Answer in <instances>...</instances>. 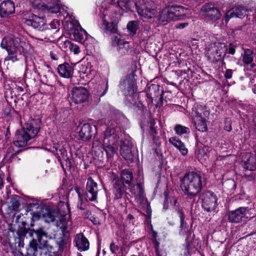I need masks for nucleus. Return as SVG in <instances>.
I'll return each mask as SVG.
<instances>
[{
    "label": "nucleus",
    "mask_w": 256,
    "mask_h": 256,
    "mask_svg": "<svg viewBox=\"0 0 256 256\" xmlns=\"http://www.w3.org/2000/svg\"><path fill=\"white\" fill-rule=\"evenodd\" d=\"M130 192L134 195L136 198H143L144 189L142 184L138 183L130 188Z\"/></svg>",
    "instance_id": "nucleus-37"
},
{
    "label": "nucleus",
    "mask_w": 256,
    "mask_h": 256,
    "mask_svg": "<svg viewBox=\"0 0 256 256\" xmlns=\"http://www.w3.org/2000/svg\"><path fill=\"white\" fill-rule=\"evenodd\" d=\"M228 48L224 43H217L210 48L207 55L210 60L218 62L226 54Z\"/></svg>",
    "instance_id": "nucleus-13"
},
{
    "label": "nucleus",
    "mask_w": 256,
    "mask_h": 256,
    "mask_svg": "<svg viewBox=\"0 0 256 256\" xmlns=\"http://www.w3.org/2000/svg\"><path fill=\"white\" fill-rule=\"evenodd\" d=\"M57 69L60 76L66 78H70L72 76L74 70L73 66L66 62L60 64Z\"/></svg>",
    "instance_id": "nucleus-23"
},
{
    "label": "nucleus",
    "mask_w": 256,
    "mask_h": 256,
    "mask_svg": "<svg viewBox=\"0 0 256 256\" xmlns=\"http://www.w3.org/2000/svg\"><path fill=\"white\" fill-rule=\"evenodd\" d=\"M246 14V10L242 6L234 8L228 10L224 17V20L226 24L229 20L232 18H242Z\"/></svg>",
    "instance_id": "nucleus-19"
},
{
    "label": "nucleus",
    "mask_w": 256,
    "mask_h": 256,
    "mask_svg": "<svg viewBox=\"0 0 256 256\" xmlns=\"http://www.w3.org/2000/svg\"><path fill=\"white\" fill-rule=\"evenodd\" d=\"M25 63H26V70H27L28 69V61L26 58H25Z\"/></svg>",
    "instance_id": "nucleus-53"
},
{
    "label": "nucleus",
    "mask_w": 256,
    "mask_h": 256,
    "mask_svg": "<svg viewBox=\"0 0 256 256\" xmlns=\"http://www.w3.org/2000/svg\"><path fill=\"white\" fill-rule=\"evenodd\" d=\"M172 8L173 9L174 20H180L185 16L190 14V10L182 6H172Z\"/></svg>",
    "instance_id": "nucleus-26"
},
{
    "label": "nucleus",
    "mask_w": 256,
    "mask_h": 256,
    "mask_svg": "<svg viewBox=\"0 0 256 256\" xmlns=\"http://www.w3.org/2000/svg\"><path fill=\"white\" fill-rule=\"evenodd\" d=\"M65 44L67 47H68L70 52H73L74 54H78L80 52V48L77 44L70 41L66 42Z\"/></svg>",
    "instance_id": "nucleus-41"
},
{
    "label": "nucleus",
    "mask_w": 256,
    "mask_h": 256,
    "mask_svg": "<svg viewBox=\"0 0 256 256\" xmlns=\"http://www.w3.org/2000/svg\"><path fill=\"white\" fill-rule=\"evenodd\" d=\"M60 0H31L34 8L44 12L56 14L60 11Z\"/></svg>",
    "instance_id": "nucleus-11"
},
{
    "label": "nucleus",
    "mask_w": 256,
    "mask_h": 256,
    "mask_svg": "<svg viewBox=\"0 0 256 256\" xmlns=\"http://www.w3.org/2000/svg\"><path fill=\"white\" fill-rule=\"evenodd\" d=\"M254 122L255 123V124H256V116L254 117Z\"/></svg>",
    "instance_id": "nucleus-57"
},
{
    "label": "nucleus",
    "mask_w": 256,
    "mask_h": 256,
    "mask_svg": "<svg viewBox=\"0 0 256 256\" xmlns=\"http://www.w3.org/2000/svg\"><path fill=\"white\" fill-rule=\"evenodd\" d=\"M132 256H140V255L139 256H136V255L134 254V255H132Z\"/></svg>",
    "instance_id": "nucleus-58"
},
{
    "label": "nucleus",
    "mask_w": 256,
    "mask_h": 256,
    "mask_svg": "<svg viewBox=\"0 0 256 256\" xmlns=\"http://www.w3.org/2000/svg\"><path fill=\"white\" fill-rule=\"evenodd\" d=\"M235 52V49L232 44H230L228 48V53L231 54H234Z\"/></svg>",
    "instance_id": "nucleus-49"
},
{
    "label": "nucleus",
    "mask_w": 256,
    "mask_h": 256,
    "mask_svg": "<svg viewBox=\"0 0 256 256\" xmlns=\"http://www.w3.org/2000/svg\"><path fill=\"white\" fill-rule=\"evenodd\" d=\"M121 156L126 160L132 162L133 160V155L131 148L129 146L123 144L120 146Z\"/></svg>",
    "instance_id": "nucleus-36"
},
{
    "label": "nucleus",
    "mask_w": 256,
    "mask_h": 256,
    "mask_svg": "<svg viewBox=\"0 0 256 256\" xmlns=\"http://www.w3.org/2000/svg\"><path fill=\"white\" fill-rule=\"evenodd\" d=\"M66 18H67L68 16L70 17V14L67 12V10H66Z\"/></svg>",
    "instance_id": "nucleus-55"
},
{
    "label": "nucleus",
    "mask_w": 256,
    "mask_h": 256,
    "mask_svg": "<svg viewBox=\"0 0 256 256\" xmlns=\"http://www.w3.org/2000/svg\"><path fill=\"white\" fill-rule=\"evenodd\" d=\"M72 98L76 104H81L86 102L89 94L86 88L83 87H75L72 91Z\"/></svg>",
    "instance_id": "nucleus-17"
},
{
    "label": "nucleus",
    "mask_w": 256,
    "mask_h": 256,
    "mask_svg": "<svg viewBox=\"0 0 256 256\" xmlns=\"http://www.w3.org/2000/svg\"><path fill=\"white\" fill-rule=\"evenodd\" d=\"M74 36L76 41L80 42H83L87 40H92V37L82 28H80V30H75L74 33Z\"/></svg>",
    "instance_id": "nucleus-31"
},
{
    "label": "nucleus",
    "mask_w": 256,
    "mask_h": 256,
    "mask_svg": "<svg viewBox=\"0 0 256 256\" xmlns=\"http://www.w3.org/2000/svg\"><path fill=\"white\" fill-rule=\"evenodd\" d=\"M178 214L180 220V234L182 236L188 235L190 234L188 226L184 220V212L181 210L179 209L178 211Z\"/></svg>",
    "instance_id": "nucleus-35"
},
{
    "label": "nucleus",
    "mask_w": 256,
    "mask_h": 256,
    "mask_svg": "<svg viewBox=\"0 0 256 256\" xmlns=\"http://www.w3.org/2000/svg\"><path fill=\"white\" fill-rule=\"evenodd\" d=\"M201 12L206 18L212 20H218L222 16L220 10L210 4L203 6L201 8Z\"/></svg>",
    "instance_id": "nucleus-16"
},
{
    "label": "nucleus",
    "mask_w": 256,
    "mask_h": 256,
    "mask_svg": "<svg viewBox=\"0 0 256 256\" xmlns=\"http://www.w3.org/2000/svg\"><path fill=\"white\" fill-rule=\"evenodd\" d=\"M92 127L89 124H84L79 132V136L84 140H90L92 137Z\"/></svg>",
    "instance_id": "nucleus-32"
},
{
    "label": "nucleus",
    "mask_w": 256,
    "mask_h": 256,
    "mask_svg": "<svg viewBox=\"0 0 256 256\" xmlns=\"http://www.w3.org/2000/svg\"><path fill=\"white\" fill-rule=\"evenodd\" d=\"M255 41H256V40Z\"/></svg>",
    "instance_id": "nucleus-60"
},
{
    "label": "nucleus",
    "mask_w": 256,
    "mask_h": 256,
    "mask_svg": "<svg viewBox=\"0 0 256 256\" xmlns=\"http://www.w3.org/2000/svg\"><path fill=\"white\" fill-rule=\"evenodd\" d=\"M150 131V135L152 138L154 142L158 146L160 144V142L158 137L157 136L156 128L157 126H156V122L154 120H150L148 124Z\"/></svg>",
    "instance_id": "nucleus-29"
},
{
    "label": "nucleus",
    "mask_w": 256,
    "mask_h": 256,
    "mask_svg": "<svg viewBox=\"0 0 256 256\" xmlns=\"http://www.w3.org/2000/svg\"><path fill=\"white\" fill-rule=\"evenodd\" d=\"M188 25V22H182L178 24L175 26L176 28L179 29H183Z\"/></svg>",
    "instance_id": "nucleus-46"
},
{
    "label": "nucleus",
    "mask_w": 256,
    "mask_h": 256,
    "mask_svg": "<svg viewBox=\"0 0 256 256\" xmlns=\"http://www.w3.org/2000/svg\"><path fill=\"white\" fill-rule=\"evenodd\" d=\"M172 10V6H166L162 9L158 16V21L166 24L172 20H174Z\"/></svg>",
    "instance_id": "nucleus-20"
},
{
    "label": "nucleus",
    "mask_w": 256,
    "mask_h": 256,
    "mask_svg": "<svg viewBox=\"0 0 256 256\" xmlns=\"http://www.w3.org/2000/svg\"><path fill=\"white\" fill-rule=\"evenodd\" d=\"M244 168L246 170H254L256 169V156L250 153L244 154Z\"/></svg>",
    "instance_id": "nucleus-25"
},
{
    "label": "nucleus",
    "mask_w": 256,
    "mask_h": 256,
    "mask_svg": "<svg viewBox=\"0 0 256 256\" xmlns=\"http://www.w3.org/2000/svg\"><path fill=\"white\" fill-rule=\"evenodd\" d=\"M110 248L112 254L120 253L121 251V250L119 249L118 247L114 242H112L110 244Z\"/></svg>",
    "instance_id": "nucleus-43"
},
{
    "label": "nucleus",
    "mask_w": 256,
    "mask_h": 256,
    "mask_svg": "<svg viewBox=\"0 0 256 256\" xmlns=\"http://www.w3.org/2000/svg\"><path fill=\"white\" fill-rule=\"evenodd\" d=\"M252 92L256 94V86H254V87L252 88Z\"/></svg>",
    "instance_id": "nucleus-54"
},
{
    "label": "nucleus",
    "mask_w": 256,
    "mask_h": 256,
    "mask_svg": "<svg viewBox=\"0 0 256 256\" xmlns=\"http://www.w3.org/2000/svg\"><path fill=\"white\" fill-rule=\"evenodd\" d=\"M121 86H124L127 90V95L132 96L136 92V82L130 78L126 79L124 81L123 84H121Z\"/></svg>",
    "instance_id": "nucleus-30"
},
{
    "label": "nucleus",
    "mask_w": 256,
    "mask_h": 256,
    "mask_svg": "<svg viewBox=\"0 0 256 256\" xmlns=\"http://www.w3.org/2000/svg\"><path fill=\"white\" fill-rule=\"evenodd\" d=\"M120 180L122 181V184H124V186L126 187V185L130 186L133 180V175L132 171L129 170H122L121 178Z\"/></svg>",
    "instance_id": "nucleus-34"
},
{
    "label": "nucleus",
    "mask_w": 256,
    "mask_h": 256,
    "mask_svg": "<svg viewBox=\"0 0 256 256\" xmlns=\"http://www.w3.org/2000/svg\"><path fill=\"white\" fill-rule=\"evenodd\" d=\"M50 57L54 60H57L58 58L57 56L53 53H50Z\"/></svg>",
    "instance_id": "nucleus-50"
},
{
    "label": "nucleus",
    "mask_w": 256,
    "mask_h": 256,
    "mask_svg": "<svg viewBox=\"0 0 256 256\" xmlns=\"http://www.w3.org/2000/svg\"><path fill=\"white\" fill-rule=\"evenodd\" d=\"M30 1L31 2V0H30Z\"/></svg>",
    "instance_id": "nucleus-59"
},
{
    "label": "nucleus",
    "mask_w": 256,
    "mask_h": 256,
    "mask_svg": "<svg viewBox=\"0 0 256 256\" xmlns=\"http://www.w3.org/2000/svg\"><path fill=\"white\" fill-rule=\"evenodd\" d=\"M118 8L115 4L104 1L100 8V16L102 20V26L106 32L116 34L117 24L119 16L122 14L118 12Z\"/></svg>",
    "instance_id": "nucleus-3"
},
{
    "label": "nucleus",
    "mask_w": 256,
    "mask_h": 256,
    "mask_svg": "<svg viewBox=\"0 0 256 256\" xmlns=\"http://www.w3.org/2000/svg\"><path fill=\"white\" fill-rule=\"evenodd\" d=\"M84 74H86V76L88 77V78H92V76L94 74V72L90 68H86Z\"/></svg>",
    "instance_id": "nucleus-45"
},
{
    "label": "nucleus",
    "mask_w": 256,
    "mask_h": 256,
    "mask_svg": "<svg viewBox=\"0 0 256 256\" xmlns=\"http://www.w3.org/2000/svg\"><path fill=\"white\" fill-rule=\"evenodd\" d=\"M210 112L205 106L196 104L192 109L191 117L192 122L196 128L200 132L207 130L206 118L208 117Z\"/></svg>",
    "instance_id": "nucleus-9"
},
{
    "label": "nucleus",
    "mask_w": 256,
    "mask_h": 256,
    "mask_svg": "<svg viewBox=\"0 0 256 256\" xmlns=\"http://www.w3.org/2000/svg\"><path fill=\"white\" fill-rule=\"evenodd\" d=\"M121 126L115 120L108 122L103 134V145L108 157L111 158L116 153L118 148L119 134Z\"/></svg>",
    "instance_id": "nucleus-4"
},
{
    "label": "nucleus",
    "mask_w": 256,
    "mask_h": 256,
    "mask_svg": "<svg viewBox=\"0 0 256 256\" xmlns=\"http://www.w3.org/2000/svg\"><path fill=\"white\" fill-rule=\"evenodd\" d=\"M200 198L202 207L208 212L214 210L218 206V198L216 194L212 192L206 191L203 192Z\"/></svg>",
    "instance_id": "nucleus-12"
},
{
    "label": "nucleus",
    "mask_w": 256,
    "mask_h": 256,
    "mask_svg": "<svg viewBox=\"0 0 256 256\" xmlns=\"http://www.w3.org/2000/svg\"><path fill=\"white\" fill-rule=\"evenodd\" d=\"M241 58L244 64L248 65L250 64L252 68L255 66V64L252 63L254 58V54L252 50H244V53L242 54Z\"/></svg>",
    "instance_id": "nucleus-28"
},
{
    "label": "nucleus",
    "mask_w": 256,
    "mask_h": 256,
    "mask_svg": "<svg viewBox=\"0 0 256 256\" xmlns=\"http://www.w3.org/2000/svg\"><path fill=\"white\" fill-rule=\"evenodd\" d=\"M15 10L14 5L10 0L2 2L0 4V16L2 18H6L14 13Z\"/></svg>",
    "instance_id": "nucleus-21"
},
{
    "label": "nucleus",
    "mask_w": 256,
    "mask_h": 256,
    "mask_svg": "<svg viewBox=\"0 0 256 256\" xmlns=\"http://www.w3.org/2000/svg\"><path fill=\"white\" fill-rule=\"evenodd\" d=\"M128 218H129V219H132L133 218V216L132 215V214H128Z\"/></svg>",
    "instance_id": "nucleus-56"
},
{
    "label": "nucleus",
    "mask_w": 256,
    "mask_h": 256,
    "mask_svg": "<svg viewBox=\"0 0 256 256\" xmlns=\"http://www.w3.org/2000/svg\"><path fill=\"white\" fill-rule=\"evenodd\" d=\"M74 242L76 246L80 252L86 250L89 248V242L82 234H78L76 236Z\"/></svg>",
    "instance_id": "nucleus-24"
},
{
    "label": "nucleus",
    "mask_w": 256,
    "mask_h": 256,
    "mask_svg": "<svg viewBox=\"0 0 256 256\" xmlns=\"http://www.w3.org/2000/svg\"><path fill=\"white\" fill-rule=\"evenodd\" d=\"M58 212L47 211L44 214V220L54 222V224L63 230L66 229V220L69 218L70 209L68 204L62 202L58 204Z\"/></svg>",
    "instance_id": "nucleus-7"
},
{
    "label": "nucleus",
    "mask_w": 256,
    "mask_h": 256,
    "mask_svg": "<svg viewBox=\"0 0 256 256\" xmlns=\"http://www.w3.org/2000/svg\"><path fill=\"white\" fill-rule=\"evenodd\" d=\"M232 71L231 70H227L225 73V77L226 78H230L232 76Z\"/></svg>",
    "instance_id": "nucleus-48"
},
{
    "label": "nucleus",
    "mask_w": 256,
    "mask_h": 256,
    "mask_svg": "<svg viewBox=\"0 0 256 256\" xmlns=\"http://www.w3.org/2000/svg\"><path fill=\"white\" fill-rule=\"evenodd\" d=\"M180 182L181 188L188 196H196L200 191L202 188L201 176L196 172L186 173L181 179Z\"/></svg>",
    "instance_id": "nucleus-8"
},
{
    "label": "nucleus",
    "mask_w": 256,
    "mask_h": 256,
    "mask_svg": "<svg viewBox=\"0 0 256 256\" xmlns=\"http://www.w3.org/2000/svg\"><path fill=\"white\" fill-rule=\"evenodd\" d=\"M60 26V22L57 20H54L50 24V26L52 29H56Z\"/></svg>",
    "instance_id": "nucleus-44"
},
{
    "label": "nucleus",
    "mask_w": 256,
    "mask_h": 256,
    "mask_svg": "<svg viewBox=\"0 0 256 256\" xmlns=\"http://www.w3.org/2000/svg\"><path fill=\"white\" fill-rule=\"evenodd\" d=\"M224 130L228 132H230L232 130V126L230 123V120L228 119H226V126L224 128Z\"/></svg>",
    "instance_id": "nucleus-47"
},
{
    "label": "nucleus",
    "mask_w": 256,
    "mask_h": 256,
    "mask_svg": "<svg viewBox=\"0 0 256 256\" xmlns=\"http://www.w3.org/2000/svg\"><path fill=\"white\" fill-rule=\"evenodd\" d=\"M116 34V35L112 38V44L117 46L118 51L120 54L124 55L128 54L130 49L129 43L124 41L120 35L117 33Z\"/></svg>",
    "instance_id": "nucleus-18"
},
{
    "label": "nucleus",
    "mask_w": 256,
    "mask_h": 256,
    "mask_svg": "<svg viewBox=\"0 0 256 256\" xmlns=\"http://www.w3.org/2000/svg\"><path fill=\"white\" fill-rule=\"evenodd\" d=\"M64 143L63 142H59L54 144L52 152L59 161L61 158L65 159L67 158V151L64 148Z\"/></svg>",
    "instance_id": "nucleus-22"
},
{
    "label": "nucleus",
    "mask_w": 256,
    "mask_h": 256,
    "mask_svg": "<svg viewBox=\"0 0 256 256\" xmlns=\"http://www.w3.org/2000/svg\"><path fill=\"white\" fill-rule=\"evenodd\" d=\"M250 209L247 207H240L228 214V219L232 222L238 223L248 219Z\"/></svg>",
    "instance_id": "nucleus-15"
},
{
    "label": "nucleus",
    "mask_w": 256,
    "mask_h": 256,
    "mask_svg": "<svg viewBox=\"0 0 256 256\" xmlns=\"http://www.w3.org/2000/svg\"><path fill=\"white\" fill-rule=\"evenodd\" d=\"M174 130L176 134L180 136L185 134H188L190 132L188 128L179 124H176L174 128Z\"/></svg>",
    "instance_id": "nucleus-39"
},
{
    "label": "nucleus",
    "mask_w": 256,
    "mask_h": 256,
    "mask_svg": "<svg viewBox=\"0 0 256 256\" xmlns=\"http://www.w3.org/2000/svg\"><path fill=\"white\" fill-rule=\"evenodd\" d=\"M86 199H82V196L78 191L77 192L78 195V202L77 206L79 209L84 210L86 209L88 205V201H96L98 196L97 184L94 181L91 177L88 178L86 185Z\"/></svg>",
    "instance_id": "nucleus-10"
},
{
    "label": "nucleus",
    "mask_w": 256,
    "mask_h": 256,
    "mask_svg": "<svg viewBox=\"0 0 256 256\" xmlns=\"http://www.w3.org/2000/svg\"><path fill=\"white\" fill-rule=\"evenodd\" d=\"M111 4L116 5L122 14L132 10L135 6L138 14L144 20H151L158 13L156 4L152 0H112Z\"/></svg>",
    "instance_id": "nucleus-1"
},
{
    "label": "nucleus",
    "mask_w": 256,
    "mask_h": 256,
    "mask_svg": "<svg viewBox=\"0 0 256 256\" xmlns=\"http://www.w3.org/2000/svg\"><path fill=\"white\" fill-rule=\"evenodd\" d=\"M127 28L130 34H135L138 28V22L136 21H131L129 22L127 24Z\"/></svg>",
    "instance_id": "nucleus-40"
},
{
    "label": "nucleus",
    "mask_w": 256,
    "mask_h": 256,
    "mask_svg": "<svg viewBox=\"0 0 256 256\" xmlns=\"http://www.w3.org/2000/svg\"><path fill=\"white\" fill-rule=\"evenodd\" d=\"M1 46L6 49L8 53L5 61L15 62L18 60V54L30 52L32 51L31 46L28 42L22 40L12 35L6 36L3 38Z\"/></svg>",
    "instance_id": "nucleus-2"
},
{
    "label": "nucleus",
    "mask_w": 256,
    "mask_h": 256,
    "mask_svg": "<svg viewBox=\"0 0 256 256\" xmlns=\"http://www.w3.org/2000/svg\"><path fill=\"white\" fill-rule=\"evenodd\" d=\"M168 141L170 143L179 150L182 155L186 156L187 154L188 150L184 143L180 139L176 137H172L169 138Z\"/></svg>",
    "instance_id": "nucleus-27"
},
{
    "label": "nucleus",
    "mask_w": 256,
    "mask_h": 256,
    "mask_svg": "<svg viewBox=\"0 0 256 256\" xmlns=\"http://www.w3.org/2000/svg\"><path fill=\"white\" fill-rule=\"evenodd\" d=\"M156 236H157V233L156 232L153 231L152 232V236H153V238H154L156 239Z\"/></svg>",
    "instance_id": "nucleus-52"
},
{
    "label": "nucleus",
    "mask_w": 256,
    "mask_h": 256,
    "mask_svg": "<svg viewBox=\"0 0 256 256\" xmlns=\"http://www.w3.org/2000/svg\"><path fill=\"white\" fill-rule=\"evenodd\" d=\"M38 241L33 239L27 249L26 256H53L52 254V246L48 241V236L42 228L34 230Z\"/></svg>",
    "instance_id": "nucleus-5"
},
{
    "label": "nucleus",
    "mask_w": 256,
    "mask_h": 256,
    "mask_svg": "<svg viewBox=\"0 0 256 256\" xmlns=\"http://www.w3.org/2000/svg\"><path fill=\"white\" fill-rule=\"evenodd\" d=\"M40 130V121L32 120L25 124L21 130L16 133L14 144L18 147H24L30 144V140L34 138Z\"/></svg>",
    "instance_id": "nucleus-6"
},
{
    "label": "nucleus",
    "mask_w": 256,
    "mask_h": 256,
    "mask_svg": "<svg viewBox=\"0 0 256 256\" xmlns=\"http://www.w3.org/2000/svg\"><path fill=\"white\" fill-rule=\"evenodd\" d=\"M124 184H122V182L120 180H116L114 184L113 190L115 199H120L122 198L124 192Z\"/></svg>",
    "instance_id": "nucleus-33"
},
{
    "label": "nucleus",
    "mask_w": 256,
    "mask_h": 256,
    "mask_svg": "<svg viewBox=\"0 0 256 256\" xmlns=\"http://www.w3.org/2000/svg\"><path fill=\"white\" fill-rule=\"evenodd\" d=\"M207 150L208 148L206 147H204L200 149L198 153V158L200 159L204 158L206 160L208 158V156L207 154L204 152Z\"/></svg>",
    "instance_id": "nucleus-42"
},
{
    "label": "nucleus",
    "mask_w": 256,
    "mask_h": 256,
    "mask_svg": "<svg viewBox=\"0 0 256 256\" xmlns=\"http://www.w3.org/2000/svg\"><path fill=\"white\" fill-rule=\"evenodd\" d=\"M108 88V83L107 82L102 81L96 87V94L98 96L102 97L106 92Z\"/></svg>",
    "instance_id": "nucleus-38"
},
{
    "label": "nucleus",
    "mask_w": 256,
    "mask_h": 256,
    "mask_svg": "<svg viewBox=\"0 0 256 256\" xmlns=\"http://www.w3.org/2000/svg\"><path fill=\"white\" fill-rule=\"evenodd\" d=\"M22 22L26 25L40 30H44L46 28L44 19L32 14H30L26 17L23 18Z\"/></svg>",
    "instance_id": "nucleus-14"
},
{
    "label": "nucleus",
    "mask_w": 256,
    "mask_h": 256,
    "mask_svg": "<svg viewBox=\"0 0 256 256\" xmlns=\"http://www.w3.org/2000/svg\"><path fill=\"white\" fill-rule=\"evenodd\" d=\"M3 186V180L1 174H0V190Z\"/></svg>",
    "instance_id": "nucleus-51"
}]
</instances>
